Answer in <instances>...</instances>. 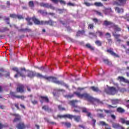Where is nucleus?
<instances>
[{
    "mask_svg": "<svg viewBox=\"0 0 129 129\" xmlns=\"http://www.w3.org/2000/svg\"><path fill=\"white\" fill-rule=\"evenodd\" d=\"M32 103H33L34 105L36 104H38V101L37 100H33L31 101Z\"/></svg>",
    "mask_w": 129,
    "mask_h": 129,
    "instance_id": "61",
    "label": "nucleus"
},
{
    "mask_svg": "<svg viewBox=\"0 0 129 129\" xmlns=\"http://www.w3.org/2000/svg\"><path fill=\"white\" fill-rule=\"evenodd\" d=\"M74 93V94H76L78 97H79V98H86L88 100V101H91V102L93 98V97H91V96L88 93H84L81 94L78 92H75Z\"/></svg>",
    "mask_w": 129,
    "mask_h": 129,
    "instance_id": "2",
    "label": "nucleus"
},
{
    "mask_svg": "<svg viewBox=\"0 0 129 129\" xmlns=\"http://www.w3.org/2000/svg\"><path fill=\"white\" fill-rule=\"evenodd\" d=\"M122 18H124V19H126L127 22H129V13L126 14L125 17L122 16Z\"/></svg>",
    "mask_w": 129,
    "mask_h": 129,
    "instance_id": "43",
    "label": "nucleus"
},
{
    "mask_svg": "<svg viewBox=\"0 0 129 129\" xmlns=\"http://www.w3.org/2000/svg\"><path fill=\"white\" fill-rule=\"evenodd\" d=\"M74 96V95L72 94V95H66L64 97L67 98H72V97H73Z\"/></svg>",
    "mask_w": 129,
    "mask_h": 129,
    "instance_id": "50",
    "label": "nucleus"
},
{
    "mask_svg": "<svg viewBox=\"0 0 129 129\" xmlns=\"http://www.w3.org/2000/svg\"><path fill=\"white\" fill-rule=\"evenodd\" d=\"M82 111L83 112H85V113H87V116H88L89 117L92 118V117H91V113L88 112L86 108H82Z\"/></svg>",
    "mask_w": 129,
    "mask_h": 129,
    "instance_id": "17",
    "label": "nucleus"
},
{
    "mask_svg": "<svg viewBox=\"0 0 129 129\" xmlns=\"http://www.w3.org/2000/svg\"><path fill=\"white\" fill-rule=\"evenodd\" d=\"M68 6H70V7H74L75 6V4L72 3H69L67 4Z\"/></svg>",
    "mask_w": 129,
    "mask_h": 129,
    "instance_id": "63",
    "label": "nucleus"
},
{
    "mask_svg": "<svg viewBox=\"0 0 129 129\" xmlns=\"http://www.w3.org/2000/svg\"><path fill=\"white\" fill-rule=\"evenodd\" d=\"M5 20L6 21V23L9 25L10 24V18L9 17H5Z\"/></svg>",
    "mask_w": 129,
    "mask_h": 129,
    "instance_id": "47",
    "label": "nucleus"
},
{
    "mask_svg": "<svg viewBox=\"0 0 129 129\" xmlns=\"http://www.w3.org/2000/svg\"><path fill=\"white\" fill-rule=\"evenodd\" d=\"M112 28H113L114 30V32H113L112 33H116V32H120V31H121V29L119 27H118V25H116L114 23L112 24Z\"/></svg>",
    "mask_w": 129,
    "mask_h": 129,
    "instance_id": "10",
    "label": "nucleus"
},
{
    "mask_svg": "<svg viewBox=\"0 0 129 129\" xmlns=\"http://www.w3.org/2000/svg\"><path fill=\"white\" fill-rule=\"evenodd\" d=\"M105 92L107 94H111V95H114L117 92L116 89L113 87H109L107 89H105Z\"/></svg>",
    "mask_w": 129,
    "mask_h": 129,
    "instance_id": "7",
    "label": "nucleus"
},
{
    "mask_svg": "<svg viewBox=\"0 0 129 129\" xmlns=\"http://www.w3.org/2000/svg\"><path fill=\"white\" fill-rule=\"evenodd\" d=\"M107 107H108V108H114L116 107V106H113L109 104H107Z\"/></svg>",
    "mask_w": 129,
    "mask_h": 129,
    "instance_id": "57",
    "label": "nucleus"
},
{
    "mask_svg": "<svg viewBox=\"0 0 129 129\" xmlns=\"http://www.w3.org/2000/svg\"><path fill=\"white\" fill-rule=\"evenodd\" d=\"M17 127L18 129L25 128V125L24 124V123H20L17 125Z\"/></svg>",
    "mask_w": 129,
    "mask_h": 129,
    "instance_id": "27",
    "label": "nucleus"
},
{
    "mask_svg": "<svg viewBox=\"0 0 129 129\" xmlns=\"http://www.w3.org/2000/svg\"><path fill=\"white\" fill-rule=\"evenodd\" d=\"M16 98H20L21 99H25L26 98V97L24 96H16Z\"/></svg>",
    "mask_w": 129,
    "mask_h": 129,
    "instance_id": "55",
    "label": "nucleus"
},
{
    "mask_svg": "<svg viewBox=\"0 0 129 129\" xmlns=\"http://www.w3.org/2000/svg\"><path fill=\"white\" fill-rule=\"evenodd\" d=\"M125 104L129 108V100H125Z\"/></svg>",
    "mask_w": 129,
    "mask_h": 129,
    "instance_id": "59",
    "label": "nucleus"
},
{
    "mask_svg": "<svg viewBox=\"0 0 129 129\" xmlns=\"http://www.w3.org/2000/svg\"><path fill=\"white\" fill-rule=\"evenodd\" d=\"M90 89H92L94 92H99V89L97 87L94 86L91 87Z\"/></svg>",
    "mask_w": 129,
    "mask_h": 129,
    "instance_id": "31",
    "label": "nucleus"
},
{
    "mask_svg": "<svg viewBox=\"0 0 129 129\" xmlns=\"http://www.w3.org/2000/svg\"><path fill=\"white\" fill-rule=\"evenodd\" d=\"M107 53H109L110 55L113 56L114 57H116L117 58H118V57H119L118 55H117L116 53H115V52H114V51H113V49L112 48H109L107 49Z\"/></svg>",
    "mask_w": 129,
    "mask_h": 129,
    "instance_id": "11",
    "label": "nucleus"
},
{
    "mask_svg": "<svg viewBox=\"0 0 129 129\" xmlns=\"http://www.w3.org/2000/svg\"><path fill=\"white\" fill-rule=\"evenodd\" d=\"M57 116L58 117H59V118H62V117H67L68 118H70V119H72V118H74V120L77 121V122H79V121H80V120L81 119V116L73 115L69 114L63 115H58Z\"/></svg>",
    "mask_w": 129,
    "mask_h": 129,
    "instance_id": "3",
    "label": "nucleus"
},
{
    "mask_svg": "<svg viewBox=\"0 0 129 129\" xmlns=\"http://www.w3.org/2000/svg\"><path fill=\"white\" fill-rule=\"evenodd\" d=\"M17 19H18V20H23L24 19V17H23V16L17 15Z\"/></svg>",
    "mask_w": 129,
    "mask_h": 129,
    "instance_id": "52",
    "label": "nucleus"
},
{
    "mask_svg": "<svg viewBox=\"0 0 129 129\" xmlns=\"http://www.w3.org/2000/svg\"><path fill=\"white\" fill-rule=\"evenodd\" d=\"M37 68H38V69H39V70H41V71H44V70H45V68L43 66L40 68L37 67Z\"/></svg>",
    "mask_w": 129,
    "mask_h": 129,
    "instance_id": "62",
    "label": "nucleus"
},
{
    "mask_svg": "<svg viewBox=\"0 0 129 129\" xmlns=\"http://www.w3.org/2000/svg\"><path fill=\"white\" fill-rule=\"evenodd\" d=\"M126 4V0H116L114 2V5H116L117 6H124Z\"/></svg>",
    "mask_w": 129,
    "mask_h": 129,
    "instance_id": "9",
    "label": "nucleus"
},
{
    "mask_svg": "<svg viewBox=\"0 0 129 129\" xmlns=\"http://www.w3.org/2000/svg\"><path fill=\"white\" fill-rule=\"evenodd\" d=\"M77 102H78V101L77 100H73L70 101L71 105H72L73 107L75 108L73 112L79 113L80 112V107L76 105V103Z\"/></svg>",
    "mask_w": 129,
    "mask_h": 129,
    "instance_id": "6",
    "label": "nucleus"
},
{
    "mask_svg": "<svg viewBox=\"0 0 129 129\" xmlns=\"http://www.w3.org/2000/svg\"><path fill=\"white\" fill-rule=\"evenodd\" d=\"M62 124H64L65 126H67V127H70L71 126V123L70 122H62Z\"/></svg>",
    "mask_w": 129,
    "mask_h": 129,
    "instance_id": "38",
    "label": "nucleus"
},
{
    "mask_svg": "<svg viewBox=\"0 0 129 129\" xmlns=\"http://www.w3.org/2000/svg\"><path fill=\"white\" fill-rule=\"evenodd\" d=\"M89 35H91L93 37H96V33L94 32H90Z\"/></svg>",
    "mask_w": 129,
    "mask_h": 129,
    "instance_id": "60",
    "label": "nucleus"
},
{
    "mask_svg": "<svg viewBox=\"0 0 129 129\" xmlns=\"http://www.w3.org/2000/svg\"><path fill=\"white\" fill-rule=\"evenodd\" d=\"M95 7H103V4L101 2H96L94 3Z\"/></svg>",
    "mask_w": 129,
    "mask_h": 129,
    "instance_id": "36",
    "label": "nucleus"
},
{
    "mask_svg": "<svg viewBox=\"0 0 129 129\" xmlns=\"http://www.w3.org/2000/svg\"><path fill=\"white\" fill-rule=\"evenodd\" d=\"M111 8L108 9H105V15H108L109 14L110 12H112Z\"/></svg>",
    "mask_w": 129,
    "mask_h": 129,
    "instance_id": "39",
    "label": "nucleus"
},
{
    "mask_svg": "<svg viewBox=\"0 0 129 129\" xmlns=\"http://www.w3.org/2000/svg\"><path fill=\"white\" fill-rule=\"evenodd\" d=\"M116 111H117V112H119V113H123L125 111L124 109H123L120 107H118L116 109Z\"/></svg>",
    "mask_w": 129,
    "mask_h": 129,
    "instance_id": "23",
    "label": "nucleus"
},
{
    "mask_svg": "<svg viewBox=\"0 0 129 129\" xmlns=\"http://www.w3.org/2000/svg\"><path fill=\"white\" fill-rule=\"evenodd\" d=\"M111 101L113 105L118 104L119 103V100L117 99L111 100Z\"/></svg>",
    "mask_w": 129,
    "mask_h": 129,
    "instance_id": "29",
    "label": "nucleus"
},
{
    "mask_svg": "<svg viewBox=\"0 0 129 129\" xmlns=\"http://www.w3.org/2000/svg\"><path fill=\"white\" fill-rule=\"evenodd\" d=\"M88 28L89 29H90V30H92L93 29V28H94V25L93 24H90L88 25Z\"/></svg>",
    "mask_w": 129,
    "mask_h": 129,
    "instance_id": "44",
    "label": "nucleus"
},
{
    "mask_svg": "<svg viewBox=\"0 0 129 129\" xmlns=\"http://www.w3.org/2000/svg\"><path fill=\"white\" fill-rule=\"evenodd\" d=\"M10 95H11V96H12L13 97H16V98H17V95H16V94L13 92H10Z\"/></svg>",
    "mask_w": 129,
    "mask_h": 129,
    "instance_id": "46",
    "label": "nucleus"
},
{
    "mask_svg": "<svg viewBox=\"0 0 129 129\" xmlns=\"http://www.w3.org/2000/svg\"><path fill=\"white\" fill-rule=\"evenodd\" d=\"M120 121L121 123H125V120L122 118H120Z\"/></svg>",
    "mask_w": 129,
    "mask_h": 129,
    "instance_id": "56",
    "label": "nucleus"
},
{
    "mask_svg": "<svg viewBox=\"0 0 129 129\" xmlns=\"http://www.w3.org/2000/svg\"><path fill=\"white\" fill-rule=\"evenodd\" d=\"M99 122L101 125H105V126H106V125H108V124H106L104 121H100Z\"/></svg>",
    "mask_w": 129,
    "mask_h": 129,
    "instance_id": "54",
    "label": "nucleus"
},
{
    "mask_svg": "<svg viewBox=\"0 0 129 129\" xmlns=\"http://www.w3.org/2000/svg\"><path fill=\"white\" fill-rule=\"evenodd\" d=\"M97 116H99V117H104V115H103V114H100V113H98L97 114Z\"/></svg>",
    "mask_w": 129,
    "mask_h": 129,
    "instance_id": "64",
    "label": "nucleus"
},
{
    "mask_svg": "<svg viewBox=\"0 0 129 129\" xmlns=\"http://www.w3.org/2000/svg\"><path fill=\"white\" fill-rule=\"evenodd\" d=\"M21 32H28L30 33V32H32V30L29 28H25V29H21L20 30Z\"/></svg>",
    "mask_w": 129,
    "mask_h": 129,
    "instance_id": "32",
    "label": "nucleus"
},
{
    "mask_svg": "<svg viewBox=\"0 0 129 129\" xmlns=\"http://www.w3.org/2000/svg\"><path fill=\"white\" fill-rule=\"evenodd\" d=\"M118 79H119L120 81H122V82H127V80L122 77H118Z\"/></svg>",
    "mask_w": 129,
    "mask_h": 129,
    "instance_id": "37",
    "label": "nucleus"
},
{
    "mask_svg": "<svg viewBox=\"0 0 129 129\" xmlns=\"http://www.w3.org/2000/svg\"><path fill=\"white\" fill-rule=\"evenodd\" d=\"M86 47H87V48L88 49H90V50H91V51H93L94 50V48L91 46V45H90L89 43L86 44Z\"/></svg>",
    "mask_w": 129,
    "mask_h": 129,
    "instance_id": "35",
    "label": "nucleus"
},
{
    "mask_svg": "<svg viewBox=\"0 0 129 129\" xmlns=\"http://www.w3.org/2000/svg\"><path fill=\"white\" fill-rule=\"evenodd\" d=\"M58 2H59L61 5H66V2H65L64 0H58Z\"/></svg>",
    "mask_w": 129,
    "mask_h": 129,
    "instance_id": "49",
    "label": "nucleus"
},
{
    "mask_svg": "<svg viewBox=\"0 0 129 129\" xmlns=\"http://www.w3.org/2000/svg\"><path fill=\"white\" fill-rule=\"evenodd\" d=\"M84 4L86 6V7H90L91 6H93V4H91L89 3H87L85 1V0L84 1Z\"/></svg>",
    "mask_w": 129,
    "mask_h": 129,
    "instance_id": "40",
    "label": "nucleus"
},
{
    "mask_svg": "<svg viewBox=\"0 0 129 129\" xmlns=\"http://www.w3.org/2000/svg\"><path fill=\"white\" fill-rule=\"evenodd\" d=\"M53 22L52 20H49L48 21H43V25H50V26H52L53 24Z\"/></svg>",
    "mask_w": 129,
    "mask_h": 129,
    "instance_id": "28",
    "label": "nucleus"
},
{
    "mask_svg": "<svg viewBox=\"0 0 129 129\" xmlns=\"http://www.w3.org/2000/svg\"><path fill=\"white\" fill-rule=\"evenodd\" d=\"M103 61L104 62L105 64H107L110 66L112 64L111 61H109V60H108L107 59H103Z\"/></svg>",
    "mask_w": 129,
    "mask_h": 129,
    "instance_id": "33",
    "label": "nucleus"
},
{
    "mask_svg": "<svg viewBox=\"0 0 129 129\" xmlns=\"http://www.w3.org/2000/svg\"><path fill=\"white\" fill-rule=\"evenodd\" d=\"M38 13L41 14V15H47V12L44 11L43 10H38Z\"/></svg>",
    "mask_w": 129,
    "mask_h": 129,
    "instance_id": "41",
    "label": "nucleus"
},
{
    "mask_svg": "<svg viewBox=\"0 0 129 129\" xmlns=\"http://www.w3.org/2000/svg\"><path fill=\"white\" fill-rule=\"evenodd\" d=\"M85 33V32L84 31V30H82V31H79L77 33V37H79V36H80V35H84V33Z\"/></svg>",
    "mask_w": 129,
    "mask_h": 129,
    "instance_id": "34",
    "label": "nucleus"
},
{
    "mask_svg": "<svg viewBox=\"0 0 129 129\" xmlns=\"http://www.w3.org/2000/svg\"><path fill=\"white\" fill-rule=\"evenodd\" d=\"M96 122V120L94 119H92V123H93V127H94V126H95V123Z\"/></svg>",
    "mask_w": 129,
    "mask_h": 129,
    "instance_id": "53",
    "label": "nucleus"
},
{
    "mask_svg": "<svg viewBox=\"0 0 129 129\" xmlns=\"http://www.w3.org/2000/svg\"><path fill=\"white\" fill-rule=\"evenodd\" d=\"M41 100L40 102L41 103H43V102H46V103H48L49 102V98H48V97L47 96H41L40 97Z\"/></svg>",
    "mask_w": 129,
    "mask_h": 129,
    "instance_id": "13",
    "label": "nucleus"
},
{
    "mask_svg": "<svg viewBox=\"0 0 129 129\" xmlns=\"http://www.w3.org/2000/svg\"><path fill=\"white\" fill-rule=\"evenodd\" d=\"M40 7H43V8H46L47 9H50L51 10H55V7L52 6V4L49 3H40Z\"/></svg>",
    "mask_w": 129,
    "mask_h": 129,
    "instance_id": "8",
    "label": "nucleus"
},
{
    "mask_svg": "<svg viewBox=\"0 0 129 129\" xmlns=\"http://www.w3.org/2000/svg\"><path fill=\"white\" fill-rule=\"evenodd\" d=\"M35 76H36V77H38V78H44L45 79H47V76H43L41 74L39 73H35Z\"/></svg>",
    "mask_w": 129,
    "mask_h": 129,
    "instance_id": "24",
    "label": "nucleus"
},
{
    "mask_svg": "<svg viewBox=\"0 0 129 129\" xmlns=\"http://www.w3.org/2000/svg\"><path fill=\"white\" fill-rule=\"evenodd\" d=\"M95 44L97 45V46H101V42L99 40L96 41Z\"/></svg>",
    "mask_w": 129,
    "mask_h": 129,
    "instance_id": "48",
    "label": "nucleus"
},
{
    "mask_svg": "<svg viewBox=\"0 0 129 129\" xmlns=\"http://www.w3.org/2000/svg\"><path fill=\"white\" fill-rule=\"evenodd\" d=\"M42 109L48 112H51L52 109L50 108L48 106L44 105L42 107Z\"/></svg>",
    "mask_w": 129,
    "mask_h": 129,
    "instance_id": "18",
    "label": "nucleus"
},
{
    "mask_svg": "<svg viewBox=\"0 0 129 129\" xmlns=\"http://www.w3.org/2000/svg\"><path fill=\"white\" fill-rule=\"evenodd\" d=\"M26 20L28 22V25L30 26H32V25H33V23H32L31 21H33L35 25H44V21H40L35 17H33L32 19L30 18H26Z\"/></svg>",
    "mask_w": 129,
    "mask_h": 129,
    "instance_id": "4",
    "label": "nucleus"
},
{
    "mask_svg": "<svg viewBox=\"0 0 129 129\" xmlns=\"http://www.w3.org/2000/svg\"><path fill=\"white\" fill-rule=\"evenodd\" d=\"M112 126L113 128L118 129L120 128V124L118 123H113Z\"/></svg>",
    "mask_w": 129,
    "mask_h": 129,
    "instance_id": "20",
    "label": "nucleus"
},
{
    "mask_svg": "<svg viewBox=\"0 0 129 129\" xmlns=\"http://www.w3.org/2000/svg\"><path fill=\"white\" fill-rule=\"evenodd\" d=\"M115 10V11L117 12V13H118V14H122V13H123V9L121 8L116 7Z\"/></svg>",
    "mask_w": 129,
    "mask_h": 129,
    "instance_id": "25",
    "label": "nucleus"
},
{
    "mask_svg": "<svg viewBox=\"0 0 129 129\" xmlns=\"http://www.w3.org/2000/svg\"><path fill=\"white\" fill-rule=\"evenodd\" d=\"M59 110H65V108H62L61 105H58V106Z\"/></svg>",
    "mask_w": 129,
    "mask_h": 129,
    "instance_id": "58",
    "label": "nucleus"
},
{
    "mask_svg": "<svg viewBox=\"0 0 129 129\" xmlns=\"http://www.w3.org/2000/svg\"><path fill=\"white\" fill-rule=\"evenodd\" d=\"M17 15H18L15 14H10V18H13V19H17Z\"/></svg>",
    "mask_w": 129,
    "mask_h": 129,
    "instance_id": "42",
    "label": "nucleus"
},
{
    "mask_svg": "<svg viewBox=\"0 0 129 129\" xmlns=\"http://www.w3.org/2000/svg\"><path fill=\"white\" fill-rule=\"evenodd\" d=\"M12 115L16 117L14 120V122H16V121H18V120L21 119V116L20 115H19V114H12Z\"/></svg>",
    "mask_w": 129,
    "mask_h": 129,
    "instance_id": "19",
    "label": "nucleus"
},
{
    "mask_svg": "<svg viewBox=\"0 0 129 129\" xmlns=\"http://www.w3.org/2000/svg\"><path fill=\"white\" fill-rule=\"evenodd\" d=\"M92 20L93 21L94 23H95V24H97V25H101V23H102L101 20H98L97 18H94L92 19Z\"/></svg>",
    "mask_w": 129,
    "mask_h": 129,
    "instance_id": "21",
    "label": "nucleus"
},
{
    "mask_svg": "<svg viewBox=\"0 0 129 129\" xmlns=\"http://www.w3.org/2000/svg\"><path fill=\"white\" fill-rule=\"evenodd\" d=\"M96 33L99 34V37H102V36H103V33H102V32L97 31Z\"/></svg>",
    "mask_w": 129,
    "mask_h": 129,
    "instance_id": "51",
    "label": "nucleus"
},
{
    "mask_svg": "<svg viewBox=\"0 0 129 129\" xmlns=\"http://www.w3.org/2000/svg\"><path fill=\"white\" fill-rule=\"evenodd\" d=\"M46 80H48V81H51V82H53V83H55L58 85H63V86H65L67 88H68L69 87L68 85L65 84V83L63 82L62 81H58L57 78L54 77H47V78H46Z\"/></svg>",
    "mask_w": 129,
    "mask_h": 129,
    "instance_id": "1",
    "label": "nucleus"
},
{
    "mask_svg": "<svg viewBox=\"0 0 129 129\" xmlns=\"http://www.w3.org/2000/svg\"><path fill=\"white\" fill-rule=\"evenodd\" d=\"M12 70H13V71H16V72H17V73L16 75H15V78H18V76H19L22 77V78H26V74H25L26 72H23L26 71V69L22 68L21 69V72H19V70L17 69V68H13Z\"/></svg>",
    "mask_w": 129,
    "mask_h": 129,
    "instance_id": "5",
    "label": "nucleus"
},
{
    "mask_svg": "<svg viewBox=\"0 0 129 129\" xmlns=\"http://www.w3.org/2000/svg\"><path fill=\"white\" fill-rule=\"evenodd\" d=\"M112 35L116 39V42L119 44L120 42H121V40H120L119 38H119V37H120V35L116 34V32H112Z\"/></svg>",
    "mask_w": 129,
    "mask_h": 129,
    "instance_id": "12",
    "label": "nucleus"
},
{
    "mask_svg": "<svg viewBox=\"0 0 129 129\" xmlns=\"http://www.w3.org/2000/svg\"><path fill=\"white\" fill-rule=\"evenodd\" d=\"M113 24V23L108 21L107 20L104 21V22L103 23V26H106L107 27V26H111V27H112V25Z\"/></svg>",
    "mask_w": 129,
    "mask_h": 129,
    "instance_id": "16",
    "label": "nucleus"
},
{
    "mask_svg": "<svg viewBox=\"0 0 129 129\" xmlns=\"http://www.w3.org/2000/svg\"><path fill=\"white\" fill-rule=\"evenodd\" d=\"M29 5L30 8H34V2L33 1L29 2Z\"/></svg>",
    "mask_w": 129,
    "mask_h": 129,
    "instance_id": "45",
    "label": "nucleus"
},
{
    "mask_svg": "<svg viewBox=\"0 0 129 129\" xmlns=\"http://www.w3.org/2000/svg\"><path fill=\"white\" fill-rule=\"evenodd\" d=\"M35 74L33 72H28L27 76L29 77V78H33L34 76H35Z\"/></svg>",
    "mask_w": 129,
    "mask_h": 129,
    "instance_id": "26",
    "label": "nucleus"
},
{
    "mask_svg": "<svg viewBox=\"0 0 129 129\" xmlns=\"http://www.w3.org/2000/svg\"><path fill=\"white\" fill-rule=\"evenodd\" d=\"M4 69H0V77H2V76H4V75H5L6 77H9V76H10L9 72H8L7 74H5L4 73Z\"/></svg>",
    "mask_w": 129,
    "mask_h": 129,
    "instance_id": "14",
    "label": "nucleus"
},
{
    "mask_svg": "<svg viewBox=\"0 0 129 129\" xmlns=\"http://www.w3.org/2000/svg\"><path fill=\"white\" fill-rule=\"evenodd\" d=\"M24 85H19V87H18L17 88V92H20V93H23V92H24Z\"/></svg>",
    "mask_w": 129,
    "mask_h": 129,
    "instance_id": "15",
    "label": "nucleus"
},
{
    "mask_svg": "<svg viewBox=\"0 0 129 129\" xmlns=\"http://www.w3.org/2000/svg\"><path fill=\"white\" fill-rule=\"evenodd\" d=\"M8 31H10V29L7 27H3L2 29L0 28L1 33H5V32H7Z\"/></svg>",
    "mask_w": 129,
    "mask_h": 129,
    "instance_id": "30",
    "label": "nucleus"
},
{
    "mask_svg": "<svg viewBox=\"0 0 129 129\" xmlns=\"http://www.w3.org/2000/svg\"><path fill=\"white\" fill-rule=\"evenodd\" d=\"M94 101L95 102H97V103H98L99 104H103L102 101L98 100V99L93 98L91 102H94Z\"/></svg>",
    "mask_w": 129,
    "mask_h": 129,
    "instance_id": "22",
    "label": "nucleus"
}]
</instances>
